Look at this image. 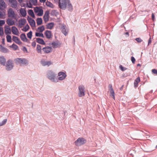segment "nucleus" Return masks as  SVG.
I'll return each mask as SVG.
<instances>
[{
    "instance_id": "aec40b11",
    "label": "nucleus",
    "mask_w": 157,
    "mask_h": 157,
    "mask_svg": "<svg viewBox=\"0 0 157 157\" xmlns=\"http://www.w3.org/2000/svg\"><path fill=\"white\" fill-rule=\"evenodd\" d=\"M20 12L23 17H25L26 15V11L24 8H21L20 10Z\"/></svg>"
},
{
    "instance_id": "3c124183",
    "label": "nucleus",
    "mask_w": 157,
    "mask_h": 157,
    "mask_svg": "<svg viewBox=\"0 0 157 157\" xmlns=\"http://www.w3.org/2000/svg\"><path fill=\"white\" fill-rule=\"evenodd\" d=\"M5 23V22L4 20L0 21V26H1Z\"/></svg>"
},
{
    "instance_id": "412c9836",
    "label": "nucleus",
    "mask_w": 157,
    "mask_h": 157,
    "mask_svg": "<svg viewBox=\"0 0 157 157\" xmlns=\"http://www.w3.org/2000/svg\"><path fill=\"white\" fill-rule=\"evenodd\" d=\"M6 23L10 26L13 25L14 24V21L11 18H8L6 20Z\"/></svg>"
},
{
    "instance_id": "a19ab883",
    "label": "nucleus",
    "mask_w": 157,
    "mask_h": 157,
    "mask_svg": "<svg viewBox=\"0 0 157 157\" xmlns=\"http://www.w3.org/2000/svg\"><path fill=\"white\" fill-rule=\"evenodd\" d=\"M35 35L36 36H39L44 37V36L43 34L41 33H36L35 34Z\"/></svg>"
},
{
    "instance_id": "864d4df0",
    "label": "nucleus",
    "mask_w": 157,
    "mask_h": 157,
    "mask_svg": "<svg viewBox=\"0 0 157 157\" xmlns=\"http://www.w3.org/2000/svg\"><path fill=\"white\" fill-rule=\"evenodd\" d=\"M32 45L33 47H35L36 46V43L34 41L32 43Z\"/></svg>"
},
{
    "instance_id": "7c9ffc66",
    "label": "nucleus",
    "mask_w": 157,
    "mask_h": 157,
    "mask_svg": "<svg viewBox=\"0 0 157 157\" xmlns=\"http://www.w3.org/2000/svg\"><path fill=\"white\" fill-rule=\"evenodd\" d=\"M44 26L42 25L39 27L37 29V31L40 33H42L44 30Z\"/></svg>"
},
{
    "instance_id": "bf43d9fd",
    "label": "nucleus",
    "mask_w": 157,
    "mask_h": 157,
    "mask_svg": "<svg viewBox=\"0 0 157 157\" xmlns=\"http://www.w3.org/2000/svg\"><path fill=\"white\" fill-rule=\"evenodd\" d=\"M18 1L20 2H21L23 0H18Z\"/></svg>"
},
{
    "instance_id": "6e6d98bb",
    "label": "nucleus",
    "mask_w": 157,
    "mask_h": 157,
    "mask_svg": "<svg viewBox=\"0 0 157 157\" xmlns=\"http://www.w3.org/2000/svg\"><path fill=\"white\" fill-rule=\"evenodd\" d=\"M152 19L153 21L155 19V16L153 13L152 14Z\"/></svg>"
},
{
    "instance_id": "4c0bfd02",
    "label": "nucleus",
    "mask_w": 157,
    "mask_h": 157,
    "mask_svg": "<svg viewBox=\"0 0 157 157\" xmlns=\"http://www.w3.org/2000/svg\"><path fill=\"white\" fill-rule=\"evenodd\" d=\"M7 42H11V36L7 35L6 37Z\"/></svg>"
},
{
    "instance_id": "f704fd0d",
    "label": "nucleus",
    "mask_w": 157,
    "mask_h": 157,
    "mask_svg": "<svg viewBox=\"0 0 157 157\" xmlns=\"http://www.w3.org/2000/svg\"><path fill=\"white\" fill-rule=\"evenodd\" d=\"M36 51L38 53H41V48L40 45H37L36 47Z\"/></svg>"
},
{
    "instance_id": "09e8293b",
    "label": "nucleus",
    "mask_w": 157,
    "mask_h": 157,
    "mask_svg": "<svg viewBox=\"0 0 157 157\" xmlns=\"http://www.w3.org/2000/svg\"><path fill=\"white\" fill-rule=\"evenodd\" d=\"M152 72L153 74L157 75V70L156 69H153L152 70Z\"/></svg>"
},
{
    "instance_id": "72a5a7b5",
    "label": "nucleus",
    "mask_w": 157,
    "mask_h": 157,
    "mask_svg": "<svg viewBox=\"0 0 157 157\" xmlns=\"http://www.w3.org/2000/svg\"><path fill=\"white\" fill-rule=\"evenodd\" d=\"M29 14L33 17H35V15L33 10H30L28 11Z\"/></svg>"
},
{
    "instance_id": "bb28decb",
    "label": "nucleus",
    "mask_w": 157,
    "mask_h": 157,
    "mask_svg": "<svg viewBox=\"0 0 157 157\" xmlns=\"http://www.w3.org/2000/svg\"><path fill=\"white\" fill-rule=\"evenodd\" d=\"M54 24L53 22H51L46 25V28L48 29H52L54 26Z\"/></svg>"
},
{
    "instance_id": "e2e57ef3",
    "label": "nucleus",
    "mask_w": 157,
    "mask_h": 157,
    "mask_svg": "<svg viewBox=\"0 0 157 157\" xmlns=\"http://www.w3.org/2000/svg\"><path fill=\"white\" fill-rule=\"evenodd\" d=\"M126 34H128V33L127 32V33H126Z\"/></svg>"
},
{
    "instance_id": "f3484780",
    "label": "nucleus",
    "mask_w": 157,
    "mask_h": 157,
    "mask_svg": "<svg viewBox=\"0 0 157 157\" xmlns=\"http://www.w3.org/2000/svg\"><path fill=\"white\" fill-rule=\"evenodd\" d=\"M61 29L62 32L66 36L67 35L68 32V30L67 28L66 29L65 26H63L61 27Z\"/></svg>"
},
{
    "instance_id": "a18cd8bd",
    "label": "nucleus",
    "mask_w": 157,
    "mask_h": 157,
    "mask_svg": "<svg viewBox=\"0 0 157 157\" xmlns=\"http://www.w3.org/2000/svg\"><path fill=\"white\" fill-rule=\"evenodd\" d=\"M5 13L0 11V18H3L5 17Z\"/></svg>"
},
{
    "instance_id": "2eb2a0df",
    "label": "nucleus",
    "mask_w": 157,
    "mask_h": 157,
    "mask_svg": "<svg viewBox=\"0 0 157 157\" xmlns=\"http://www.w3.org/2000/svg\"><path fill=\"white\" fill-rule=\"evenodd\" d=\"M12 40L17 44H21V42L20 40L16 36H13L12 37Z\"/></svg>"
},
{
    "instance_id": "49530a36",
    "label": "nucleus",
    "mask_w": 157,
    "mask_h": 157,
    "mask_svg": "<svg viewBox=\"0 0 157 157\" xmlns=\"http://www.w3.org/2000/svg\"><path fill=\"white\" fill-rule=\"evenodd\" d=\"M3 28L1 27H0V35H3Z\"/></svg>"
},
{
    "instance_id": "f8f14e48",
    "label": "nucleus",
    "mask_w": 157,
    "mask_h": 157,
    "mask_svg": "<svg viewBox=\"0 0 157 157\" xmlns=\"http://www.w3.org/2000/svg\"><path fill=\"white\" fill-rule=\"evenodd\" d=\"M49 12L48 11H47L44 13L43 17V19L45 22H47L49 20Z\"/></svg>"
},
{
    "instance_id": "37998d69",
    "label": "nucleus",
    "mask_w": 157,
    "mask_h": 157,
    "mask_svg": "<svg viewBox=\"0 0 157 157\" xmlns=\"http://www.w3.org/2000/svg\"><path fill=\"white\" fill-rule=\"evenodd\" d=\"M32 36V32L30 31L27 34V36L28 38L31 39Z\"/></svg>"
},
{
    "instance_id": "4d7b16f0",
    "label": "nucleus",
    "mask_w": 157,
    "mask_h": 157,
    "mask_svg": "<svg viewBox=\"0 0 157 157\" xmlns=\"http://www.w3.org/2000/svg\"><path fill=\"white\" fill-rule=\"evenodd\" d=\"M40 2L41 3L45 2L46 0H39Z\"/></svg>"
},
{
    "instance_id": "6e6552de",
    "label": "nucleus",
    "mask_w": 157,
    "mask_h": 157,
    "mask_svg": "<svg viewBox=\"0 0 157 157\" xmlns=\"http://www.w3.org/2000/svg\"><path fill=\"white\" fill-rule=\"evenodd\" d=\"M16 62L19 64L25 65L28 63V61L25 59L18 58L16 59Z\"/></svg>"
},
{
    "instance_id": "052dcab7",
    "label": "nucleus",
    "mask_w": 157,
    "mask_h": 157,
    "mask_svg": "<svg viewBox=\"0 0 157 157\" xmlns=\"http://www.w3.org/2000/svg\"><path fill=\"white\" fill-rule=\"evenodd\" d=\"M140 66V64H137V66Z\"/></svg>"
},
{
    "instance_id": "393cba45",
    "label": "nucleus",
    "mask_w": 157,
    "mask_h": 157,
    "mask_svg": "<svg viewBox=\"0 0 157 157\" xmlns=\"http://www.w3.org/2000/svg\"><path fill=\"white\" fill-rule=\"evenodd\" d=\"M140 81V79L139 77L137 78L135 80L134 85L135 88L137 87L138 86V84Z\"/></svg>"
},
{
    "instance_id": "1a4fd4ad",
    "label": "nucleus",
    "mask_w": 157,
    "mask_h": 157,
    "mask_svg": "<svg viewBox=\"0 0 157 157\" xmlns=\"http://www.w3.org/2000/svg\"><path fill=\"white\" fill-rule=\"evenodd\" d=\"M9 2L12 8H16L17 7V3L16 0H9Z\"/></svg>"
},
{
    "instance_id": "79ce46f5",
    "label": "nucleus",
    "mask_w": 157,
    "mask_h": 157,
    "mask_svg": "<svg viewBox=\"0 0 157 157\" xmlns=\"http://www.w3.org/2000/svg\"><path fill=\"white\" fill-rule=\"evenodd\" d=\"M33 5L36 6L37 5V0H29Z\"/></svg>"
},
{
    "instance_id": "4468645a",
    "label": "nucleus",
    "mask_w": 157,
    "mask_h": 157,
    "mask_svg": "<svg viewBox=\"0 0 157 157\" xmlns=\"http://www.w3.org/2000/svg\"><path fill=\"white\" fill-rule=\"evenodd\" d=\"M6 7V3L3 0L0 1V10H4Z\"/></svg>"
},
{
    "instance_id": "e433bc0d",
    "label": "nucleus",
    "mask_w": 157,
    "mask_h": 157,
    "mask_svg": "<svg viewBox=\"0 0 157 157\" xmlns=\"http://www.w3.org/2000/svg\"><path fill=\"white\" fill-rule=\"evenodd\" d=\"M26 5V6L27 7L30 8H32L33 5L32 4V3L30 2V1L29 0V1H27Z\"/></svg>"
},
{
    "instance_id": "58836bf2",
    "label": "nucleus",
    "mask_w": 157,
    "mask_h": 157,
    "mask_svg": "<svg viewBox=\"0 0 157 157\" xmlns=\"http://www.w3.org/2000/svg\"><path fill=\"white\" fill-rule=\"evenodd\" d=\"M52 64V63L50 61L44 62L43 63V64L44 66L48 65L49 66Z\"/></svg>"
},
{
    "instance_id": "ea45409f",
    "label": "nucleus",
    "mask_w": 157,
    "mask_h": 157,
    "mask_svg": "<svg viewBox=\"0 0 157 157\" xmlns=\"http://www.w3.org/2000/svg\"><path fill=\"white\" fill-rule=\"evenodd\" d=\"M29 27L28 25H27L22 29V30L24 32H26L28 30Z\"/></svg>"
},
{
    "instance_id": "0e129e2a",
    "label": "nucleus",
    "mask_w": 157,
    "mask_h": 157,
    "mask_svg": "<svg viewBox=\"0 0 157 157\" xmlns=\"http://www.w3.org/2000/svg\"><path fill=\"white\" fill-rule=\"evenodd\" d=\"M157 147V145L156 146V147Z\"/></svg>"
},
{
    "instance_id": "c85d7f7f",
    "label": "nucleus",
    "mask_w": 157,
    "mask_h": 157,
    "mask_svg": "<svg viewBox=\"0 0 157 157\" xmlns=\"http://www.w3.org/2000/svg\"><path fill=\"white\" fill-rule=\"evenodd\" d=\"M36 41L37 43L42 44H45L44 40L40 38H36Z\"/></svg>"
},
{
    "instance_id": "5fc2aeb1",
    "label": "nucleus",
    "mask_w": 157,
    "mask_h": 157,
    "mask_svg": "<svg viewBox=\"0 0 157 157\" xmlns=\"http://www.w3.org/2000/svg\"><path fill=\"white\" fill-rule=\"evenodd\" d=\"M151 41V37H150L148 40V45L149 44H150Z\"/></svg>"
},
{
    "instance_id": "680f3d73",
    "label": "nucleus",
    "mask_w": 157,
    "mask_h": 157,
    "mask_svg": "<svg viewBox=\"0 0 157 157\" xmlns=\"http://www.w3.org/2000/svg\"><path fill=\"white\" fill-rule=\"evenodd\" d=\"M123 86H122V87H121L120 88V90H122V87H123Z\"/></svg>"
},
{
    "instance_id": "f03ea898",
    "label": "nucleus",
    "mask_w": 157,
    "mask_h": 157,
    "mask_svg": "<svg viewBox=\"0 0 157 157\" xmlns=\"http://www.w3.org/2000/svg\"><path fill=\"white\" fill-rule=\"evenodd\" d=\"M69 0H59L58 6L59 8L65 10L67 7L68 2Z\"/></svg>"
},
{
    "instance_id": "c756f323",
    "label": "nucleus",
    "mask_w": 157,
    "mask_h": 157,
    "mask_svg": "<svg viewBox=\"0 0 157 157\" xmlns=\"http://www.w3.org/2000/svg\"><path fill=\"white\" fill-rule=\"evenodd\" d=\"M46 5L48 7L52 8H53L54 7V6L53 4L50 2L47 1L46 2Z\"/></svg>"
},
{
    "instance_id": "dca6fc26",
    "label": "nucleus",
    "mask_w": 157,
    "mask_h": 157,
    "mask_svg": "<svg viewBox=\"0 0 157 157\" xmlns=\"http://www.w3.org/2000/svg\"><path fill=\"white\" fill-rule=\"evenodd\" d=\"M43 51L45 53H48L52 51V48L49 47L44 48L42 49Z\"/></svg>"
},
{
    "instance_id": "c9c22d12",
    "label": "nucleus",
    "mask_w": 157,
    "mask_h": 157,
    "mask_svg": "<svg viewBox=\"0 0 157 157\" xmlns=\"http://www.w3.org/2000/svg\"><path fill=\"white\" fill-rule=\"evenodd\" d=\"M10 47L12 48L14 50H16L18 48V46L16 44H13L12 45L10 46Z\"/></svg>"
},
{
    "instance_id": "f257e3e1",
    "label": "nucleus",
    "mask_w": 157,
    "mask_h": 157,
    "mask_svg": "<svg viewBox=\"0 0 157 157\" xmlns=\"http://www.w3.org/2000/svg\"><path fill=\"white\" fill-rule=\"evenodd\" d=\"M48 78L52 81L55 82H58L56 78V74L52 71H49L47 72Z\"/></svg>"
},
{
    "instance_id": "9b49d317",
    "label": "nucleus",
    "mask_w": 157,
    "mask_h": 157,
    "mask_svg": "<svg viewBox=\"0 0 157 157\" xmlns=\"http://www.w3.org/2000/svg\"><path fill=\"white\" fill-rule=\"evenodd\" d=\"M11 31L13 34L18 36L19 34V32L18 29L15 26H13L11 29Z\"/></svg>"
},
{
    "instance_id": "20e7f679",
    "label": "nucleus",
    "mask_w": 157,
    "mask_h": 157,
    "mask_svg": "<svg viewBox=\"0 0 157 157\" xmlns=\"http://www.w3.org/2000/svg\"><path fill=\"white\" fill-rule=\"evenodd\" d=\"M79 93L78 96L79 97L84 96L85 95V88L84 86L80 85L78 87Z\"/></svg>"
},
{
    "instance_id": "5701e85b",
    "label": "nucleus",
    "mask_w": 157,
    "mask_h": 157,
    "mask_svg": "<svg viewBox=\"0 0 157 157\" xmlns=\"http://www.w3.org/2000/svg\"><path fill=\"white\" fill-rule=\"evenodd\" d=\"M11 33V29L9 26L5 27V33L6 34H10Z\"/></svg>"
},
{
    "instance_id": "6ab92c4d",
    "label": "nucleus",
    "mask_w": 157,
    "mask_h": 157,
    "mask_svg": "<svg viewBox=\"0 0 157 157\" xmlns=\"http://www.w3.org/2000/svg\"><path fill=\"white\" fill-rule=\"evenodd\" d=\"M44 34L47 38L50 39L52 37V34L51 32L50 31L47 30L44 33Z\"/></svg>"
},
{
    "instance_id": "603ef678",
    "label": "nucleus",
    "mask_w": 157,
    "mask_h": 157,
    "mask_svg": "<svg viewBox=\"0 0 157 157\" xmlns=\"http://www.w3.org/2000/svg\"><path fill=\"white\" fill-rule=\"evenodd\" d=\"M120 68L122 71H124L126 69V68H125V69H124V68L122 65H120Z\"/></svg>"
},
{
    "instance_id": "ddd939ff",
    "label": "nucleus",
    "mask_w": 157,
    "mask_h": 157,
    "mask_svg": "<svg viewBox=\"0 0 157 157\" xmlns=\"http://www.w3.org/2000/svg\"><path fill=\"white\" fill-rule=\"evenodd\" d=\"M26 22V20L25 19H21L18 22L19 26L21 27L23 26L24 25Z\"/></svg>"
},
{
    "instance_id": "0eeeda50",
    "label": "nucleus",
    "mask_w": 157,
    "mask_h": 157,
    "mask_svg": "<svg viewBox=\"0 0 157 157\" xmlns=\"http://www.w3.org/2000/svg\"><path fill=\"white\" fill-rule=\"evenodd\" d=\"M6 67V69L8 71L10 70L13 68V63L11 60L10 59L7 61Z\"/></svg>"
},
{
    "instance_id": "b1692460",
    "label": "nucleus",
    "mask_w": 157,
    "mask_h": 157,
    "mask_svg": "<svg viewBox=\"0 0 157 157\" xmlns=\"http://www.w3.org/2000/svg\"><path fill=\"white\" fill-rule=\"evenodd\" d=\"M20 38L21 40L24 42H27L28 40L25 35L24 33H22L20 35Z\"/></svg>"
},
{
    "instance_id": "9d476101",
    "label": "nucleus",
    "mask_w": 157,
    "mask_h": 157,
    "mask_svg": "<svg viewBox=\"0 0 157 157\" xmlns=\"http://www.w3.org/2000/svg\"><path fill=\"white\" fill-rule=\"evenodd\" d=\"M59 78L58 80H63L66 77V75L64 72H60L58 74Z\"/></svg>"
},
{
    "instance_id": "cd10ccee",
    "label": "nucleus",
    "mask_w": 157,
    "mask_h": 157,
    "mask_svg": "<svg viewBox=\"0 0 157 157\" xmlns=\"http://www.w3.org/2000/svg\"><path fill=\"white\" fill-rule=\"evenodd\" d=\"M0 51L3 52H7L8 51V50L3 47L2 45H0Z\"/></svg>"
},
{
    "instance_id": "13d9d810",
    "label": "nucleus",
    "mask_w": 157,
    "mask_h": 157,
    "mask_svg": "<svg viewBox=\"0 0 157 157\" xmlns=\"http://www.w3.org/2000/svg\"><path fill=\"white\" fill-rule=\"evenodd\" d=\"M2 43L4 44H5V39H2Z\"/></svg>"
},
{
    "instance_id": "423d86ee",
    "label": "nucleus",
    "mask_w": 157,
    "mask_h": 157,
    "mask_svg": "<svg viewBox=\"0 0 157 157\" xmlns=\"http://www.w3.org/2000/svg\"><path fill=\"white\" fill-rule=\"evenodd\" d=\"M86 140L83 138H78L75 142V144L77 146H79L85 143Z\"/></svg>"
},
{
    "instance_id": "a211bd4d",
    "label": "nucleus",
    "mask_w": 157,
    "mask_h": 157,
    "mask_svg": "<svg viewBox=\"0 0 157 157\" xmlns=\"http://www.w3.org/2000/svg\"><path fill=\"white\" fill-rule=\"evenodd\" d=\"M109 90L111 95L112 96V98L114 99H115L114 96V92L112 87V86L111 85H109Z\"/></svg>"
},
{
    "instance_id": "4be33fe9",
    "label": "nucleus",
    "mask_w": 157,
    "mask_h": 157,
    "mask_svg": "<svg viewBox=\"0 0 157 157\" xmlns=\"http://www.w3.org/2000/svg\"><path fill=\"white\" fill-rule=\"evenodd\" d=\"M28 22L32 27H34L35 25V22L34 20L30 18L28 20Z\"/></svg>"
},
{
    "instance_id": "a878e982",
    "label": "nucleus",
    "mask_w": 157,
    "mask_h": 157,
    "mask_svg": "<svg viewBox=\"0 0 157 157\" xmlns=\"http://www.w3.org/2000/svg\"><path fill=\"white\" fill-rule=\"evenodd\" d=\"M6 60L3 56H0V63L4 66L5 65Z\"/></svg>"
},
{
    "instance_id": "39448f33",
    "label": "nucleus",
    "mask_w": 157,
    "mask_h": 157,
    "mask_svg": "<svg viewBox=\"0 0 157 157\" xmlns=\"http://www.w3.org/2000/svg\"><path fill=\"white\" fill-rule=\"evenodd\" d=\"M34 11L37 15L39 16H42L43 13V10L42 7H36L34 8Z\"/></svg>"
},
{
    "instance_id": "c03bdc74",
    "label": "nucleus",
    "mask_w": 157,
    "mask_h": 157,
    "mask_svg": "<svg viewBox=\"0 0 157 157\" xmlns=\"http://www.w3.org/2000/svg\"><path fill=\"white\" fill-rule=\"evenodd\" d=\"M7 122V119H5L2 122L0 123V126L4 125Z\"/></svg>"
},
{
    "instance_id": "473e14b6",
    "label": "nucleus",
    "mask_w": 157,
    "mask_h": 157,
    "mask_svg": "<svg viewBox=\"0 0 157 157\" xmlns=\"http://www.w3.org/2000/svg\"><path fill=\"white\" fill-rule=\"evenodd\" d=\"M36 23L38 25H40L42 23V20L41 18H37L36 20Z\"/></svg>"
},
{
    "instance_id": "7ed1b4c3",
    "label": "nucleus",
    "mask_w": 157,
    "mask_h": 157,
    "mask_svg": "<svg viewBox=\"0 0 157 157\" xmlns=\"http://www.w3.org/2000/svg\"><path fill=\"white\" fill-rule=\"evenodd\" d=\"M7 14L8 17L12 19H16L17 17V14L11 8H9L7 11Z\"/></svg>"
},
{
    "instance_id": "8fccbe9b",
    "label": "nucleus",
    "mask_w": 157,
    "mask_h": 157,
    "mask_svg": "<svg viewBox=\"0 0 157 157\" xmlns=\"http://www.w3.org/2000/svg\"><path fill=\"white\" fill-rule=\"evenodd\" d=\"M131 60L133 63L134 64L136 61V59L133 56H132L131 57Z\"/></svg>"
},
{
    "instance_id": "de8ad7c7",
    "label": "nucleus",
    "mask_w": 157,
    "mask_h": 157,
    "mask_svg": "<svg viewBox=\"0 0 157 157\" xmlns=\"http://www.w3.org/2000/svg\"><path fill=\"white\" fill-rule=\"evenodd\" d=\"M135 40L139 43H140L143 41V40L140 38H136L135 39Z\"/></svg>"
},
{
    "instance_id": "2f4dec72",
    "label": "nucleus",
    "mask_w": 157,
    "mask_h": 157,
    "mask_svg": "<svg viewBox=\"0 0 157 157\" xmlns=\"http://www.w3.org/2000/svg\"><path fill=\"white\" fill-rule=\"evenodd\" d=\"M67 8L69 10H71L72 9V6L71 4L70 3L69 0L67 4Z\"/></svg>"
}]
</instances>
